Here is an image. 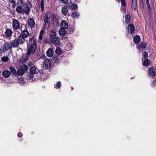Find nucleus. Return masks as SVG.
<instances>
[{
    "label": "nucleus",
    "mask_w": 156,
    "mask_h": 156,
    "mask_svg": "<svg viewBox=\"0 0 156 156\" xmlns=\"http://www.w3.org/2000/svg\"><path fill=\"white\" fill-rule=\"evenodd\" d=\"M29 45L27 48V55L29 56L31 54H33L37 48L36 40L33 36L32 38H30Z\"/></svg>",
    "instance_id": "f257e3e1"
},
{
    "label": "nucleus",
    "mask_w": 156,
    "mask_h": 156,
    "mask_svg": "<svg viewBox=\"0 0 156 156\" xmlns=\"http://www.w3.org/2000/svg\"><path fill=\"white\" fill-rule=\"evenodd\" d=\"M13 48H17L19 47V45L23 44L24 43L22 41V40L19 37L11 41Z\"/></svg>",
    "instance_id": "f03ea898"
},
{
    "label": "nucleus",
    "mask_w": 156,
    "mask_h": 156,
    "mask_svg": "<svg viewBox=\"0 0 156 156\" xmlns=\"http://www.w3.org/2000/svg\"><path fill=\"white\" fill-rule=\"evenodd\" d=\"M28 69L27 66L25 64L21 65L19 67L17 71V75L21 76L23 75Z\"/></svg>",
    "instance_id": "7ed1b4c3"
},
{
    "label": "nucleus",
    "mask_w": 156,
    "mask_h": 156,
    "mask_svg": "<svg viewBox=\"0 0 156 156\" xmlns=\"http://www.w3.org/2000/svg\"><path fill=\"white\" fill-rule=\"evenodd\" d=\"M30 34L27 29L22 30L21 34L19 36V37L22 40V41L24 43L25 38L28 37L29 35Z\"/></svg>",
    "instance_id": "20e7f679"
},
{
    "label": "nucleus",
    "mask_w": 156,
    "mask_h": 156,
    "mask_svg": "<svg viewBox=\"0 0 156 156\" xmlns=\"http://www.w3.org/2000/svg\"><path fill=\"white\" fill-rule=\"evenodd\" d=\"M49 19L48 13H46L44 17V27L45 30L48 29L50 27V24L49 21Z\"/></svg>",
    "instance_id": "39448f33"
},
{
    "label": "nucleus",
    "mask_w": 156,
    "mask_h": 156,
    "mask_svg": "<svg viewBox=\"0 0 156 156\" xmlns=\"http://www.w3.org/2000/svg\"><path fill=\"white\" fill-rule=\"evenodd\" d=\"M50 41L51 44L57 46L60 44V41L59 38L57 36L50 38Z\"/></svg>",
    "instance_id": "423d86ee"
},
{
    "label": "nucleus",
    "mask_w": 156,
    "mask_h": 156,
    "mask_svg": "<svg viewBox=\"0 0 156 156\" xmlns=\"http://www.w3.org/2000/svg\"><path fill=\"white\" fill-rule=\"evenodd\" d=\"M32 5L30 3H26L23 6L24 12L26 14L29 13L30 8H31Z\"/></svg>",
    "instance_id": "0eeeda50"
},
{
    "label": "nucleus",
    "mask_w": 156,
    "mask_h": 156,
    "mask_svg": "<svg viewBox=\"0 0 156 156\" xmlns=\"http://www.w3.org/2000/svg\"><path fill=\"white\" fill-rule=\"evenodd\" d=\"M12 28L14 30H17L20 27V24L19 21L16 19H13L12 23Z\"/></svg>",
    "instance_id": "6e6552de"
},
{
    "label": "nucleus",
    "mask_w": 156,
    "mask_h": 156,
    "mask_svg": "<svg viewBox=\"0 0 156 156\" xmlns=\"http://www.w3.org/2000/svg\"><path fill=\"white\" fill-rule=\"evenodd\" d=\"M40 73L39 72H38L34 74H29L28 76V79L32 81L33 80V79L35 80H36L37 79L38 76H40Z\"/></svg>",
    "instance_id": "1a4fd4ad"
},
{
    "label": "nucleus",
    "mask_w": 156,
    "mask_h": 156,
    "mask_svg": "<svg viewBox=\"0 0 156 156\" xmlns=\"http://www.w3.org/2000/svg\"><path fill=\"white\" fill-rule=\"evenodd\" d=\"M27 23L31 28H34L35 26V23L33 19L29 18L27 20Z\"/></svg>",
    "instance_id": "9d476101"
},
{
    "label": "nucleus",
    "mask_w": 156,
    "mask_h": 156,
    "mask_svg": "<svg viewBox=\"0 0 156 156\" xmlns=\"http://www.w3.org/2000/svg\"><path fill=\"white\" fill-rule=\"evenodd\" d=\"M148 74L151 77H154L156 75V69L151 68L150 69Z\"/></svg>",
    "instance_id": "9b49d317"
},
{
    "label": "nucleus",
    "mask_w": 156,
    "mask_h": 156,
    "mask_svg": "<svg viewBox=\"0 0 156 156\" xmlns=\"http://www.w3.org/2000/svg\"><path fill=\"white\" fill-rule=\"evenodd\" d=\"M68 9H71L72 11H73L74 10L75 11L76 9H77V5L76 3H73L72 5H70V4L69 3L66 5Z\"/></svg>",
    "instance_id": "f8f14e48"
},
{
    "label": "nucleus",
    "mask_w": 156,
    "mask_h": 156,
    "mask_svg": "<svg viewBox=\"0 0 156 156\" xmlns=\"http://www.w3.org/2000/svg\"><path fill=\"white\" fill-rule=\"evenodd\" d=\"M13 48L10 42H5L4 44V48L6 50H9Z\"/></svg>",
    "instance_id": "ddd939ff"
},
{
    "label": "nucleus",
    "mask_w": 156,
    "mask_h": 156,
    "mask_svg": "<svg viewBox=\"0 0 156 156\" xmlns=\"http://www.w3.org/2000/svg\"><path fill=\"white\" fill-rule=\"evenodd\" d=\"M61 28L67 29L68 28L69 25L68 23L65 20H62L60 24Z\"/></svg>",
    "instance_id": "4468645a"
},
{
    "label": "nucleus",
    "mask_w": 156,
    "mask_h": 156,
    "mask_svg": "<svg viewBox=\"0 0 156 156\" xmlns=\"http://www.w3.org/2000/svg\"><path fill=\"white\" fill-rule=\"evenodd\" d=\"M51 65V62L50 60L46 59L44 62L43 66L46 68H49Z\"/></svg>",
    "instance_id": "2eb2a0df"
},
{
    "label": "nucleus",
    "mask_w": 156,
    "mask_h": 156,
    "mask_svg": "<svg viewBox=\"0 0 156 156\" xmlns=\"http://www.w3.org/2000/svg\"><path fill=\"white\" fill-rule=\"evenodd\" d=\"M128 32L130 33H132L135 31V27L134 25L132 24L129 25L127 27Z\"/></svg>",
    "instance_id": "dca6fc26"
},
{
    "label": "nucleus",
    "mask_w": 156,
    "mask_h": 156,
    "mask_svg": "<svg viewBox=\"0 0 156 156\" xmlns=\"http://www.w3.org/2000/svg\"><path fill=\"white\" fill-rule=\"evenodd\" d=\"M121 10H122V12L125 13L126 11V3L125 1V0H121Z\"/></svg>",
    "instance_id": "f3484780"
},
{
    "label": "nucleus",
    "mask_w": 156,
    "mask_h": 156,
    "mask_svg": "<svg viewBox=\"0 0 156 156\" xmlns=\"http://www.w3.org/2000/svg\"><path fill=\"white\" fill-rule=\"evenodd\" d=\"M30 70V74L33 75L35 73L39 72L38 70L35 66H32L31 67Z\"/></svg>",
    "instance_id": "a211bd4d"
},
{
    "label": "nucleus",
    "mask_w": 156,
    "mask_h": 156,
    "mask_svg": "<svg viewBox=\"0 0 156 156\" xmlns=\"http://www.w3.org/2000/svg\"><path fill=\"white\" fill-rule=\"evenodd\" d=\"M137 6V0H132L131 7L132 9L135 10Z\"/></svg>",
    "instance_id": "6ab92c4d"
},
{
    "label": "nucleus",
    "mask_w": 156,
    "mask_h": 156,
    "mask_svg": "<svg viewBox=\"0 0 156 156\" xmlns=\"http://www.w3.org/2000/svg\"><path fill=\"white\" fill-rule=\"evenodd\" d=\"M10 74V72L7 70H4L2 72V75L5 78H8L9 77Z\"/></svg>",
    "instance_id": "aec40b11"
},
{
    "label": "nucleus",
    "mask_w": 156,
    "mask_h": 156,
    "mask_svg": "<svg viewBox=\"0 0 156 156\" xmlns=\"http://www.w3.org/2000/svg\"><path fill=\"white\" fill-rule=\"evenodd\" d=\"M12 33L13 31L12 30L10 29L9 28L6 30L5 34L6 36L9 37L11 36Z\"/></svg>",
    "instance_id": "412c9836"
},
{
    "label": "nucleus",
    "mask_w": 156,
    "mask_h": 156,
    "mask_svg": "<svg viewBox=\"0 0 156 156\" xmlns=\"http://www.w3.org/2000/svg\"><path fill=\"white\" fill-rule=\"evenodd\" d=\"M46 54L49 57H52L54 54V51L51 48H49L47 51Z\"/></svg>",
    "instance_id": "4be33fe9"
},
{
    "label": "nucleus",
    "mask_w": 156,
    "mask_h": 156,
    "mask_svg": "<svg viewBox=\"0 0 156 156\" xmlns=\"http://www.w3.org/2000/svg\"><path fill=\"white\" fill-rule=\"evenodd\" d=\"M133 42L136 44H139L140 41V36L136 35L133 38Z\"/></svg>",
    "instance_id": "5701e85b"
},
{
    "label": "nucleus",
    "mask_w": 156,
    "mask_h": 156,
    "mask_svg": "<svg viewBox=\"0 0 156 156\" xmlns=\"http://www.w3.org/2000/svg\"><path fill=\"white\" fill-rule=\"evenodd\" d=\"M67 33V32L64 29L61 28L59 30V35L62 37H64Z\"/></svg>",
    "instance_id": "b1692460"
},
{
    "label": "nucleus",
    "mask_w": 156,
    "mask_h": 156,
    "mask_svg": "<svg viewBox=\"0 0 156 156\" xmlns=\"http://www.w3.org/2000/svg\"><path fill=\"white\" fill-rule=\"evenodd\" d=\"M49 35L50 37V38L56 37L57 36L56 31L54 30H51L50 31Z\"/></svg>",
    "instance_id": "393cba45"
},
{
    "label": "nucleus",
    "mask_w": 156,
    "mask_h": 156,
    "mask_svg": "<svg viewBox=\"0 0 156 156\" xmlns=\"http://www.w3.org/2000/svg\"><path fill=\"white\" fill-rule=\"evenodd\" d=\"M9 69L11 71L10 73L11 72L12 73L13 76H16L17 75V72L15 69L11 66L9 67Z\"/></svg>",
    "instance_id": "a878e982"
},
{
    "label": "nucleus",
    "mask_w": 156,
    "mask_h": 156,
    "mask_svg": "<svg viewBox=\"0 0 156 156\" xmlns=\"http://www.w3.org/2000/svg\"><path fill=\"white\" fill-rule=\"evenodd\" d=\"M67 8L68 7H66V6H64L62 7V9L61 11L62 13L65 16H66L67 14L68 11V10Z\"/></svg>",
    "instance_id": "bb28decb"
},
{
    "label": "nucleus",
    "mask_w": 156,
    "mask_h": 156,
    "mask_svg": "<svg viewBox=\"0 0 156 156\" xmlns=\"http://www.w3.org/2000/svg\"><path fill=\"white\" fill-rule=\"evenodd\" d=\"M147 47V44L146 43H144L142 42L139 45L136 47L137 49H140V48L143 49L146 48Z\"/></svg>",
    "instance_id": "cd10ccee"
},
{
    "label": "nucleus",
    "mask_w": 156,
    "mask_h": 156,
    "mask_svg": "<svg viewBox=\"0 0 156 156\" xmlns=\"http://www.w3.org/2000/svg\"><path fill=\"white\" fill-rule=\"evenodd\" d=\"M16 11L19 13H24L23 10V6L20 5L17 7L16 8Z\"/></svg>",
    "instance_id": "c85d7f7f"
},
{
    "label": "nucleus",
    "mask_w": 156,
    "mask_h": 156,
    "mask_svg": "<svg viewBox=\"0 0 156 156\" xmlns=\"http://www.w3.org/2000/svg\"><path fill=\"white\" fill-rule=\"evenodd\" d=\"M44 0H41L40 3L39 5V7L41 8L42 12L44 11Z\"/></svg>",
    "instance_id": "c756f323"
},
{
    "label": "nucleus",
    "mask_w": 156,
    "mask_h": 156,
    "mask_svg": "<svg viewBox=\"0 0 156 156\" xmlns=\"http://www.w3.org/2000/svg\"><path fill=\"white\" fill-rule=\"evenodd\" d=\"M72 16L73 17L77 18L79 16V13L76 11H73L72 12Z\"/></svg>",
    "instance_id": "7c9ffc66"
},
{
    "label": "nucleus",
    "mask_w": 156,
    "mask_h": 156,
    "mask_svg": "<svg viewBox=\"0 0 156 156\" xmlns=\"http://www.w3.org/2000/svg\"><path fill=\"white\" fill-rule=\"evenodd\" d=\"M150 63V61L147 59H145L144 61L143 62V65L144 66H149Z\"/></svg>",
    "instance_id": "2f4dec72"
},
{
    "label": "nucleus",
    "mask_w": 156,
    "mask_h": 156,
    "mask_svg": "<svg viewBox=\"0 0 156 156\" xmlns=\"http://www.w3.org/2000/svg\"><path fill=\"white\" fill-rule=\"evenodd\" d=\"M125 18L126 23H128L130 20V16L129 14H127L125 16Z\"/></svg>",
    "instance_id": "473e14b6"
},
{
    "label": "nucleus",
    "mask_w": 156,
    "mask_h": 156,
    "mask_svg": "<svg viewBox=\"0 0 156 156\" xmlns=\"http://www.w3.org/2000/svg\"><path fill=\"white\" fill-rule=\"evenodd\" d=\"M62 50L59 47H57L55 51V52L57 55H59L61 54Z\"/></svg>",
    "instance_id": "72a5a7b5"
},
{
    "label": "nucleus",
    "mask_w": 156,
    "mask_h": 156,
    "mask_svg": "<svg viewBox=\"0 0 156 156\" xmlns=\"http://www.w3.org/2000/svg\"><path fill=\"white\" fill-rule=\"evenodd\" d=\"M61 86V83L60 81L58 82L56 85H54V88L57 89H59Z\"/></svg>",
    "instance_id": "f704fd0d"
},
{
    "label": "nucleus",
    "mask_w": 156,
    "mask_h": 156,
    "mask_svg": "<svg viewBox=\"0 0 156 156\" xmlns=\"http://www.w3.org/2000/svg\"><path fill=\"white\" fill-rule=\"evenodd\" d=\"M59 59L58 56L57 55L54 56L53 58V61H55V63H58L59 62Z\"/></svg>",
    "instance_id": "c9c22d12"
},
{
    "label": "nucleus",
    "mask_w": 156,
    "mask_h": 156,
    "mask_svg": "<svg viewBox=\"0 0 156 156\" xmlns=\"http://www.w3.org/2000/svg\"><path fill=\"white\" fill-rule=\"evenodd\" d=\"M149 0H146V3L148 8L149 9V10H151V8L149 4Z\"/></svg>",
    "instance_id": "e433bc0d"
},
{
    "label": "nucleus",
    "mask_w": 156,
    "mask_h": 156,
    "mask_svg": "<svg viewBox=\"0 0 156 156\" xmlns=\"http://www.w3.org/2000/svg\"><path fill=\"white\" fill-rule=\"evenodd\" d=\"M9 60V58L8 57L6 56L3 57L2 58V60L3 62H7Z\"/></svg>",
    "instance_id": "4c0bfd02"
},
{
    "label": "nucleus",
    "mask_w": 156,
    "mask_h": 156,
    "mask_svg": "<svg viewBox=\"0 0 156 156\" xmlns=\"http://www.w3.org/2000/svg\"><path fill=\"white\" fill-rule=\"evenodd\" d=\"M144 59H146L148 58V54L146 51L144 52Z\"/></svg>",
    "instance_id": "58836bf2"
},
{
    "label": "nucleus",
    "mask_w": 156,
    "mask_h": 156,
    "mask_svg": "<svg viewBox=\"0 0 156 156\" xmlns=\"http://www.w3.org/2000/svg\"><path fill=\"white\" fill-rule=\"evenodd\" d=\"M67 32L69 34H71L74 32V30L72 28H69L67 30Z\"/></svg>",
    "instance_id": "ea45409f"
},
{
    "label": "nucleus",
    "mask_w": 156,
    "mask_h": 156,
    "mask_svg": "<svg viewBox=\"0 0 156 156\" xmlns=\"http://www.w3.org/2000/svg\"><path fill=\"white\" fill-rule=\"evenodd\" d=\"M24 80L23 79V78L20 77L19 78V80H18V82L21 83L23 82Z\"/></svg>",
    "instance_id": "a19ab883"
},
{
    "label": "nucleus",
    "mask_w": 156,
    "mask_h": 156,
    "mask_svg": "<svg viewBox=\"0 0 156 156\" xmlns=\"http://www.w3.org/2000/svg\"><path fill=\"white\" fill-rule=\"evenodd\" d=\"M7 50H5V48H1L0 49V53H4Z\"/></svg>",
    "instance_id": "79ce46f5"
},
{
    "label": "nucleus",
    "mask_w": 156,
    "mask_h": 156,
    "mask_svg": "<svg viewBox=\"0 0 156 156\" xmlns=\"http://www.w3.org/2000/svg\"><path fill=\"white\" fill-rule=\"evenodd\" d=\"M57 21H58V20L56 19H55V23L54 22V21L53 22V24L54 25H58V22H57Z\"/></svg>",
    "instance_id": "37998d69"
},
{
    "label": "nucleus",
    "mask_w": 156,
    "mask_h": 156,
    "mask_svg": "<svg viewBox=\"0 0 156 156\" xmlns=\"http://www.w3.org/2000/svg\"><path fill=\"white\" fill-rule=\"evenodd\" d=\"M23 136V134L21 133H18V136L19 137H21Z\"/></svg>",
    "instance_id": "c03bdc74"
},
{
    "label": "nucleus",
    "mask_w": 156,
    "mask_h": 156,
    "mask_svg": "<svg viewBox=\"0 0 156 156\" xmlns=\"http://www.w3.org/2000/svg\"><path fill=\"white\" fill-rule=\"evenodd\" d=\"M29 56L27 55L26 57H25V58L24 59L23 61L24 62H26L28 60V56Z\"/></svg>",
    "instance_id": "a18cd8bd"
},
{
    "label": "nucleus",
    "mask_w": 156,
    "mask_h": 156,
    "mask_svg": "<svg viewBox=\"0 0 156 156\" xmlns=\"http://www.w3.org/2000/svg\"><path fill=\"white\" fill-rule=\"evenodd\" d=\"M61 1L63 2L64 3H67L68 0H60Z\"/></svg>",
    "instance_id": "49530a36"
},
{
    "label": "nucleus",
    "mask_w": 156,
    "mask_h": 156,
    "mask_svg": "<svg viewBox=\"0 0 156 156\" xmlns=\"http://www.w3.org/2000/svg\"><path fill=\"white\" fill-rule=\"evenodd\" d=\"M44 33V30H41L40 34H41V35H43Z\"/></svg>",
    "instance_id": "de8ad7c7"
},
{
    "label": "nucleus",
    "mask_w": 156,
    "mask_h": 156,
    "mask_svg": "<svg viewBox=\"0 0 156 156\" xmlns=\"http://www.w3.org/2000/svg\"><path fill=\"white\" fill-rule=\"evenodd\" d=\"M152 86H155L156 85V80L153 82Z\"/></svg>",
    "instance_id": "09e8293b"
},
{
    "label": "nucleus",
    "mask_w": 156,
    "mask_h": 156,
    "mask_svg": "<svg viewBox=\"0 0 156 156\" xmlns=\"http://www.w3.org/2000/svg\"><path fill=\"white\" fill-rule=\"evenodd\" d=\"M42 37L43 35H41V34H40L39 36V39L40 40H42Z\"/></svg>",
    "instance_id": "8fccbe9b"
},
{
    "label": "nucleus",
    "mask_w": 156,
    "mask_h": 156,
    "mask_svg": "<svg viewBox=\"0 0 156 156\" xmlns=\"http://www.w3.org/2000/svg\"><path fill=\"white\" fill-rule=\"evenodd\" d=\"M32 64V62L30 61L28 63V65L29 66H30Z\"/></svg>",
    "instance_id": "3c124183"
},
{
    "label": "nucleus",
    "mask_w": 156,
    "mask_h": 156,
    "mask_svg": "<svg viewBox=\"0 0 156 156\" xmlns=\"http://www.w3.org/2000/svg\"><path fill=\"white\" fill-rule=\"evenodd\" d=\"M48 40L47 39H46V40H44V42L45 43H47L48 42Z\"/></svg>",
    "instance_id": "603ef678"
},
{
    "label": "nucleus",
    "mask_w": 156,
    "mask_h": 156,
    "mask_svg": "<svg viewBox=\"0 0 156 156\" xmlns=\"http://www.w3.org/2000/svg\"><path fill=\"white\" fill-rule=\"evenodd\" d=\"M71 89H72V90H73V87H71Z\"/></svg>",
    "instance_id": "864d4df0"
},
{
    "label": "nucleus",
    "mask_w": 156,
    "mask_h": 156,
    "mask_svg": "<svg viewBox=\"0 0 156 156\" xmlns=\"http://www.w3.org/2000/svg\"><path fill=\"white\" fill-rule=\"evenodd\" d=\"M20 1H21V2H22L23 1V0H19Z\"/></svg>",
    "instance_id": "5fc2aeb1"
},
{
    "label": "nucleus",
    "mask_w": 156,
    "mask_h": 156,
    "mask_svg": "<svg viewBox=\"0 0 156 156\" xmlns=\"http://www.w3.org/2000/svg\"><path fill=\"white\" fill-rule=\"evenodd\" d=\"M1 71H0V74H1Z\"/></svg>",
    "instance_id": "6e6d98bb"
}]
</instances>
